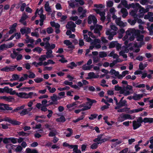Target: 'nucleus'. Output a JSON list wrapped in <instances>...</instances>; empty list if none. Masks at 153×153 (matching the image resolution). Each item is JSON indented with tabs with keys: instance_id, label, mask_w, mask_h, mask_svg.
I'll return each instance as SVG.
<instances>
[{
	"instance_id": "obj_6",
	"label": "nucleus",
	"mask_w": 153,
	"mask_h": 153,
	"mask_svg": "<svg viewBox=\"0 0 153 153\" xmlns=\"http://www.w3.org/2000/svg\"><path fill=\"white\" fill-rule=\"evenodd\" d=\"M87 102H86V105L91 107L92 105L94 103H96L97 101L93 99H91L89 98H87L86 99Z\"/></svg>"
},
{
	"instance_id": "obj_30",
	"label": "nucleus",
	"mask_w": 153,
	"mask_h": 153,
	"mask_svg": "<svg viewBox=\"0 0 153 153\" xmlns=\"http://www.w3.org/2000/svg\"><path fill=\"white\" fill-rule=\"evenodd\" d=\"M117 41H112L110 43L109 48H114L116 45Z\"/></svg>"
},
{
	"instance_id": "obj_11",
	"label": "nucleus",
	"mask_w": 153,
	"mask_h": 153,
	"mask_svg": "<svg viewBox=\"0 0 153 153\" xmlns=\"http://www.w3.org/2000/svg\"><path fill=\"white\" fill-rule=\"evenodd\" d=\"M88 76L90 77L91 79L97 78L99 77V75H95V73L93 72H91L88 73Z\"/></svg>"
},
{
	"instance_id": "obj_39",
	"label": "nucleus",
	"mask_w": 153,
	"mask_h": 153,
	"mask_svg": "<svg viewBox=\"0 0 153 153\" xmlns=\"http://www.w3.org/2000/svg\"><path fill=\"white\" fill-rule=\"evenodd\" d=\"M43 79L42 78L38 77L34 79V81L37 83H39L43 81Z\"/></svg>"
},
{
	"instance_id": "obj_61",
	"label": "nucleus",
	"mask_w": 153,
	"mask_h": 153,
	"mask_svg": "<svg viewBox=\"0 0 153 153\" xmlns=\"http://www.w3.org/2000/svg\"><path fill=\"white\" fill-rule=\"evenodd\" d=\"M64 84L66 85H69L70 86L73 84V82H69L67 80L65 81L64 82Z\"/></svg>"
},
{
	"instance_id": "obj_47",
	"label": "nucleus",
	"mask_w": 153,
	"mask_h": 153,
	"mask_svg": "<svg viewBox=\"0 0 153 153\" xmlns=\"http://www.w3.org/2000/svg\"><path fill=\"white\" fill-rule=\"evenodd\" d=\"M64 43L67 46H69L72 45V43L69 40H66L64 41Z\"/></svg>"
},
{
	"instance_id": "obj_17",
	"label": "nucleus",
	"mask_w": 153,
	"mask_h": 153,
	"mask_svg": "<svg viewBox=\"0 0 153 153\" xmlns=\"http://www.w3.org/2000/svg\"><path fill=\"white\" fill-rule=\"evenodd\" d=\"M65 118L63 115L61 116L60 118H57L56 119V121L57 122L61 123H64L65 121Z\"/></svg>"
},
{
	"instance_id": "obj_19",
	"label": "nucleus",
	"mask_w": 153,
	"mask_h": 153,
	"mask_svg": "<svg viewBox=\"0 0 153 153\" xmlns=\"http://www.w3.org/2000/svg\"><path fill=\"white\" fill-rule=\"evenodd\" d=\"M27 153H38L37 151L35 149L31 150L30 149L28 148L26 150Z\"/></svg>"
},
{
	"instance_id": "obj_3",
	"label": "nucleus",
	"mask_w": 153,
	"mask_h": 153,
	"mask_svg": "<svg viewBox=\"0 0 153 153\" xmlns=\"http://www.w3.org/2000/svg\"><path fill=\"white\" fill-rule=\"evenodd\" d=\"M77 11L80 13H82L81 15L79 16V18L80 19H82L84 17L86 16V13L87 12L86 9H84L82 7H79L77 9Z\"/></svg>"
},
{
	"instance_id": "obj_28",
	"label": "nucleus",
	"mask_w": 153,
	"mask_h": 153,
	"mask_svg": "<svg viewBox=\"0 0 153 153\" xmlns=\"http://www.w3.org/2000/svg\"><path fill=\"white\" fill-rule=\"evenodd\" d=\"M107 55L106 52L101 51L99 52V56L100 58H102L107 56Z\"/></svg>"
},
{
	"instance_id": "obj_7",
	"label": "nucleus",
	"mask_w": 153,
	"mask_h": 153,
	"mask_svg": "<svg viewBox=\"0 0 153 153\" xmlns=\"http://www.w3.org/2000/svg\"><path fill=\"white\" fill-rule=\"evenodd\" d=\"M76 26V25L71 21L68 22L66 25V27L67 29H69L72 27H75Z\"/></svg>"
},
{
	"instance_id": "obj_64",
	"label": "nucleus",
	"mask_w": 153,
	"mask_h": 153,
	"mask_svg": "<svg viewBox=\"0 0 153 153\" xmlns=\"http://www.w3.org/2000/svg\"><path fill=\"white\" fill-rule=\"evenodd\" d=\"M30 73H31L28 75V77L30 79H32L35 78L36 76V75L34 73L30 72Z\"/></svg>"
},
{
	"instance_id": "obj_21",
	"label": "nucleus",
	"mask_w": 153,
	"mask_h": 153,
	"mask_svg": "<svg viewBox=\"0 0 153 153\" xmlns=\"http://www.w3.org/2000/svg\"><path fill=\"white\" fill-rule=\"evenodd\" d=\"M16 95L21 98L25 99V92H19L17 93Z\"/></svg>"
},
{
	"instance_id": "obj_15",
	"label": "nucleus",
	"mask_w": 153,
	"mask_h": 153,
	"mask_svg": "<svg viewBox=\"0 0 153 153\" xmlns=\"http://www.w3.org/2000/svg\"><path fill=\"white\" fill-rule=\"evenodd\" d=\"M144 110L143 108H140L137 109L131 110L130 111V112L131 114L134 113H138L140 111H142Z\"/></svg>"
},
{
	"instance_id": "obj_12",
	"label": "nucleus",
	"mask_w": 153,
	"mask_h": 153,
	"mask_svg": "<svg viewBox=\"0 0 153 153\" xmlns=\"http://www.w3.org/2000/svg\"><path fill=\"white\" fill-rule=\"evenodd\" d=\"M143 97V94H135V95L133 96V99L135 100H139Z\"/></svg>"
},
{
	"instance_id": "obj_27",
	"label": "nucleus",
	"mask_w": 153,
	"mask_h": 153,
	"mask_svg": "<svg viewBox=\"0 0 153 153\" xmlns=\"http://www.w3.org/2000/svg\"><path fill=\"white\" fill-rule=\"evenodd\" d=\"M42 50V49L38 47L35 48L33 50V52L36 51L38 52L39 54H40Z\"/></svg>"
},
{
	"instance_id": "obj_34",
	"label": "nucleus",
	"mask_w": 153,
	"mask_h": 153,
	"mask_svg": "<svg viewBox=\"0 0 153 153\" xmlns=\"http://www.w3.org/2000/svg\"><path fill=\"white\" fill-rule=\"evenodd\" d=\"M63 146L65 147H68L69 148L72 149L73 148V146L72 145H70L66 142H64L63 143Z\"/></svg>"
},
{
	"instance_id": "obj_22",
	"label": "nucleus",
	"mask_w": 153,
	"mask_h": 153,
	"mask_svg": "<svg viewBox=\"0 0 153 153\" xmlns=\"http://www.w3.org/2000/svg\"><path fill=\"white\" fill-rule=\"evenodd\" d=\"M28 18V16L27 15L25 14H23L19 20V22L22 23V22L25 21Z\"/></svg>"
},
{
	"instance_id": "obj_63",
	"label": "nucleus",
	"mask_w": 153,
	"mask_h": 153,
	"mask_svg": "<svg viewBox=\"0 0 153 153\" xmlns=\"http://www.w3.org/2000/svg\"><path fill=\"white\" fill-rule=\"evenodd\" d=\"M82 69L84 70H90V68L89 67V66H86L84 65L82 66Z\"/></svg>"
},
{
	"instance_id": "obj_59",
	"label": "nucleus",
	"mask_w": 153,
	"mask_h": 153,
	"mask_svg": "<svg viewBox=\"0 0 153 153\" xmlns=\"http://www.w3.org/2000/svg\"><path fill=\"white\" fill-rule=\"evenodd\" d=\"M14 35H16L15 36L16 39H18L21 38V34L20 33H16L14 34Z\"/></svg>"
},
{
	"instance_id": "obj_54",
	"label": "nucleus",
	"mask_w": 153,
	"mask_h": 153,
	"mask_svg": "<svg viewBox=\"0 0 153 153\" xmlns=\"http://www.w3.org/2000/svg\"><path fill=\"white\" fill-rule=\"evenodd\" d=\"M127 102L126 100H124L121 103H119L118 102V105H120V107H123L125 105L126 103Z\"/></svg>"
},
{
	"instance_id": "obj_29",
	"label": "nucleus",
	"mask_w": 153,
	"mask_h": 153,
	"mask_svg": "<svg viewBox=\"0 0 153 153\" xmlns=\"http://www.w3.org/2000/svg\"><path fill=\"white\" fill-rule=\"evenodd\" d=\"M22 109L23 110L21 112H19L21 116H23L28 114V112L27 109Z\"/></svg>"
},
{
	"instance_id": "obj_18",
	"label": "nucleus",
	"mask_w": 153,
	"mask_h": 153,
	"mask_svg": "<svg viewBox=\"0 0 153 153\" xmlns=\"http://www.w3.org/2000/svg\"><path fill=\"white\" fill-rule=\"evenodd\" d=\"M153 122V118H144V123H152Z\"/></svg>"
},
{
	"instance_id": "obj_33",
	"label": "nucleus",
	"mask_w": 153,
	"mask_h": 153,
	"mask_svg": "<svg viewBox=\"0 0 153 153\" xmlns=\"http://www.w3.org/2000/svg\"><path fill=\"white\" fill-rule=\"evenodd\" d=\"M56 131L55 130L51 131L49 132L48 136L50 137H53L56 135Z\"/></svg>"
},
{
	"instance_id": "obj_48",
	"label": "nucleus",
	"mask_w": 153,
	"mask_h": 153,
	"mask_svg": "<svg viewBox=\"0 0 153 153\" xmlns=\"http://www.w3.org/2000/svg\"><path fill=\"white\" fill-rule=\"evenodd\" d=\"M107 6L111 7L113 5V3L111 1H109L107 3Z\"/></svg>"
},
{
	"instance_id": "obj_43",
	"label": "nucleus",
	"mask_w": 153,
	"mask_h": 153,
	"mask_svg": "<svg viewBox=\"0 0 153 153\" xmlns=\"http://www.w3.org/2000/svg\"><path fill=\"white\" fill-rule=\"evenodd\" d=\"M47 31L48 34L52 33L53 31V29L51 27H49L47 28Z\"/></svg>"
},
{
	"instance_id": "obj_51",
	"label": "nucleus",
	"mask_w": 153,
	"mask_h": 153,
	"mask_svg": "<svg viewBox=\"0 0 153 153\" xmlns=\"http://www.w3.org/2000/svg\"><path fill=\"white\" fill-rule=\"evenodd\" d=\"M22 146L19 145L16 148L15 150L16 152H20L22 150Z\"/></svg>"
},
{
	"instance_id": "obj_52",
	"label": "nucleus",
	"mask_w": 153,
	"mask_h": 153,
	"mask_svg": "<svg viewBox=\"0 0 153 153\" xmlns=\"http://www.w3.org/2000/svg\"><path fill=\"white\" fill-rule=\"evenodd\" d=\"M47 58L46 55H42L41 56V57L39 58V60L40 61H42L46 60Z\"/></svg>"
},
{
	"instance_id": "obj_16",
	"label": "nucleus",
	"mask_w": 153,
	"mask_h": 153,
	"mask_svg": "<svg viewBox=\"0 0 153 153\" xmlns=\"http://www.w3.org/2000/svg\"><path fill=\"white\" fill-rule=\"evenodd\" d=\"M45 10L47 12H51V9L49 6V4L48 2H46L45 4Z\"/></svg>"
},
{
	"instance_id": "obj_35",
	"label": "nucleus",
	"mask_w": 153,
	"mask_h": 153,
	"mask_svg": "<svg viewBox=\"0 0 153 153\" xmlns=\"http://www.w3.org/2000/svg\"><path fill=\"white\" fill-rule=\"evenodd\" d=\"M51 99L52 101V102H54L57 100V96L55 94H53V96L51 97Z\"/></svg>"
},
{
	"instance_id": "obj_58",
	"label": "nucleus",
	"mask_w": 153,
	"mask_h": 153,
	"mask_svg": "<svg viewBox=\"0 0 153 153\" xmlns=\"http://www.w3.org/2000/svg\"><path fill=\"white\" fill-rule=\"evenodd\" d=\"M26 6V4L25 3L22 4L20 7V10L22 12H23L25 10V7Z\"/></svg>"
},
{
	"instance_id": "obj_37",
	"label": "nucleus",
	"mask_w": 153,
	"mask_h": 153,
	"mask_svg": "<svg viewBox=\"0 0 153 153\" xmlns=\"http://www.w3.org/2000/svg\"><path fill=\"white\" fill-rule=\"evenodd\" d=\"M128 22L131 25H134L136 22V21L135 20H132L131 19H129L128 20Z\"/></svg>"
},
{
	"instance_id": "obj_45",
	"label": "nucleus",
	"mask_w": 153,
	"mask_h": 153,
	"mask_svg": "<svg viewBox=\"0 0 153 153\" xmlns=\"http://www.w3.org/2000/svg\"><path fill=\"white\" fill-rule=\"evenodd\" d=\"M17 25V23H15L10 27L9 29H13V30L16 31V27Z\"/></svg>"
},
{
	"instance_id": "obj_49",
	"label": "nucleus",
	"mask_w": 153,
	"mask_h": 153,
	"mask_svg": "<svg viewBox=\"0 0 153 153\" xmlns=\"http://www.w3.org/2000/svg\"><path fill=\"white\" fill-rule=\"evenodd\" d=\"M14 100V98L11 96L7 97L6 101L10 102H11Z\"/></svg>"
},
{
	"instance_id": "obj_36",
	"label": "nucleus",
	"mask_w": 153,
	"mask_h": 153,
	"mask_svg": "<svg viewBox=\"0 0 153 153\" xmlns=\"http://www.w3.org/2000/svg\"><path fill=\"white\" fill-rule=\"evenodd\" d=\"M144 35H140L136 37L137 38V41H143L144 38Z\"/></svg>"
},
{
	"instance_id": "obj_23",
	"label": "nucleus",
	"mask_w": 153,
	"mask_h": 153,
	"mask_svg": "<svg viewBox=\"0 0 153 153\" xmlns=\"http://www.w3.org/2000/svg\"><path fill=\"white\" fill-rule=\"evenodd\" d=\"M122 118H124V120H123L122 121H123L124 120H127L128 119H132V118H131V116L128 114H124Z\"/></svg>"
},
{
	"instance_id": "obj_60",
	"label": "nucleus",
	"mask_w": 153,
	"mask_h": 153,
	"mask_svg": "<svg viewBox=\"0 0 153 153\" xmlns=\"http://www.w3.org/2000/svg\"><path fill=\"white\" fill-rule=\"evenodd\" d=\"M136 121L139 123L141 124L143 122H144V119L143 120L142 118L141 117H139Z\"/></svg>"
},
{
	"instance_id": "obj_8",
	"label": "nucleus",
	"mask_w": 153,
	"mask_h": 153,
	"mask_svg": "<svg viewBox=\"0 0 153 153\" xmlns=\"http://www.w3.org/2000/svg\"><path fill=\"white\" fill-rule=\"evenodd\" d=\"M102 25H97L96 28L94 30V32L95 33H98L100 34V31L102 30Z\"/></svg>"
},
{
	"instance_id": "obj_20",
	"label": "nucleus",
	"mask_w": 153,
	"mask_h": 153,
	"mask_svg": "<svg viewBox=\"0 0 153 153\" xmlns=\"http://www.w3.org/2000/svg\"><path fill=\"white\" fill-rule=\"evenodd\" d=\"M16 95L21 98L25 99V92H19L17 93Z\"/></svg>"
},
{
	"instance_id": "obj_14",
	"label": "nucleus",
	"mask_w": 153,
	"mask_h": 153,
	"mask_svg": "<svg viewBox=\"0 0 153 153\" xmlns=\"http://www.w3.org/2000/svg\"><path fill=\"white\" fill-rule=\"evenodd\" d=\"M132 34L134 35V36H138L140 35V31L139 30H136L135 29H132Z\"/></svg>"
},
{
	"instance_id": "obj_50",
	"label": "nucleus",
	"mask_w": 153,
	"mask_h": 153,
	"mask_svg": "<svg viewBox=\"0 0 153 153\" xmlns=\"http://www.w3.org/2000/svg\"><path fill=\"white\" fill-rule=\"evenodd\" d=\"M45 48L47 50H49L50 47V44L49 42L48 41L45 43Z\"/></svg>"
},
{
	"instance_id": "obj_55",
	"label": "nucleus",
	"mask_w": 153,
	"mask_h": 153,
	"mask_svg": "<svg viewBox=\"0 0 153 153\" xmlns=\"http://www.w3.org/2000/svg\"><path fill=\"white\" fill-rule=\"evenodd\" d=\"M100 40L99 39H96L94 40V42L91 43V44L92 45L93 44L95 45L96 43H100Z\"/></svg>"
},
{
	"instance_id": "obj_9",
	"label": "nucleus",
	"mask_w": 153,
	"mask_h": 153,
	"mask_svg": "<svg viewBox=\"0 0 153 153\" xmlns=\"http://www.w3.org/2000/svg\"><path fill=\"white\" fill-rule=\"evenodd\" d=\"M10 123L13 125H19L21 123L19 121H17L16 120H12L11 119H8V120Z\"/></svg>"
},
{
	"instance_id": "obj_46",
	"label": "nucleus",
	"mask_w": 153,
	"mask_h": 153,
	"mask_svg": "<svg viewBox=\"0 0 153 153\" xmlns=\"http://www.w3.org/2000/svg\"><path fill=\"white\" fill-rule=\"evenodd\" d=\"M31 35L33 36H35L37 38L39 37V34L38 32H32L31 33Z\"/></svg>"
},
{
	"instance_id": "obj_25",
	"label": "nucleus",
	"mask_w": 153,
	"mask_h": 153,
	"mask_svg": "<svg viewBox=\"0 0 153 153\" xmlns=\"http://www.w3.org/2000/svg\"><path fill=\"white\" fill-rule=\"evenodd\" d=\"M100 144L99 142H97L93 143L91 146L90 148L93 149H96L98 146V145Z\"/></svg>"
},
{
	"instance_id": "obj_31",
	"label": "nucleus",
	"mask_w": 153,
	"mask_h": 153,
	"mask_svg": "<svg viewBox=\"0 0 153 153\" xmlns=\"http://www.w3.org/2000/svg\"><path fill=\"white\" fill-rule=\"evenodd\" d=\"M33 92H30L28 94L25 93V99L31 98H32Z\"/></svg>"
},
{
	"instance_id": "obj_56",
	"label": "nucleus",
	"mask_w": 153,
	"mask_h": 153,
	"mask_svg": "<svg viewBox=\"0 0 153 153\" xmlns=\"http://www.w3.org/2000/svg\"><path fill=\"white\" fill-rule=\"evenodd\" d=\"M128 40H126L124 42V44L126 46L125 47H129L131 45V43L128 44Z\"/></svg>"
},
{
	"instance_id": "obj_4",
	"label": "nucleus",
	"mask_w": 153,
	"mask_h": 153,
	"mask_svg": "<svg viewBox=\"0 0 153 153\" xmlns=\"http://www.w3.org/2000/svg\"><path fill=\"white\" fill-rule=\"evenodd\" d=\"M18 66V65H16L14 66H11L10 67H9L7 66H6L4 68H3L0 69L1 71H5L6 72H8L10 71H13L15 68Z\"/></svg>"
},
{
	"instance_id": "obj_62",
	"label": "nucleus",
	"mask_w": 153,
	"mask_h": 153,
	"mask_svg": "<svg viewBox=\"0 0 153 153\" xmlns=\"http://www.w3.org/2000/svg\"><path fill=\"white\" fill-rule=\"evenodd\" d=\"M128 148H126L120 151L118 153H127L128 152Z\"/></svg>"
},
{
	"instance_id": "obj_53",
	"label": "nucleus",
	"mask_w": 153,
	"mask_h": 153,
	"mask_svg": "<svg viewBox=\"0 0 153 153\" xmlns=\"http://www.w3.org/2000/svg\"><path fill=\"white\" fill-rule=\"evenodd\" d=\"M91 19L94 24H95L97 23V19L94 16L91 15Z\"/></svg>"
},
{
	"instance_id": "obj_10",
	"label": "nucleus",
	"mask_w": 153,
	"mask_h": 153,
	"mask_svg": "<svg viewBox=\"0 0 153 153\" xmlns=\"http://www.w3.org/2000/svg\"><path fill=\"white\" fill-rule=\"evenodd\" d=\"M141 126V124L139 123L135 120L133 121V127L134 130H135Z\"/></svg>"
},
{
	"instance_id": "obj_26",
	"label": "nucleus",
	"mask_w": 153,
	"mask_h": 153,
	"mask_svg": "<svg viewBox=\"0 0 153 153\" xmlns=\"http://www.w3.org/2000/svg\"><path fill=\"white\" fill-rule=\"evenodd\" d=\"M77 66V65L74 62H70V65H68V67L69 68H70L71 69H73L74 68V67H76Z\"/></svg>"
},
{
	"instance_id": "obj_24",
	"label": "nucleus",
	"mask_w": 153,
	"mask_h": 153,
	"mask_svg": "<svg viewBox=\"0 0 153 153\" xmlns=\"http://www.w3.org/2000/svg\"><path fill=\"white\" fill-rule=\"evenodd\" d=\"M66 130L69 131V133H68L66 135V136L67 137H70L72 134L73 131L72 128H68L66 129Z\"/></svg>"
},
{
	"instance_id": "obj_44",
	"label": "nucleus",
	"mask_w": 153,
	"mask_h": 153,
	"mask_svg": "<svg viewBox=\"0 0 153 153\" xmlns=\"http://www.w3.org/2000/svg\"><path fill=\"white\" fill-rule=\"evenodd\" d=\"M146 67V65L144 66L143 65L142 62H140L139 65V69L141 70H143Z\"/></svg>"
},
{
	"instance_id": "obj_41",
	"label": "nucleus",
	"mask_w": 153,
	"mask_h": 153,
	"mask_svg": "<svg viewBox=\"0 0 153 153\" xmlns=\"http://www.w3.org/2000/svg\"><path fill=\"white\" fill-rule=\"evenodd\" d=\"M9 139V138L7 137H5L4 138L3 140V143L5 144H8L10 143V141Z\"/></svg>"
},
{
	"instance_id": "obj_13",
	"label": "nucleus",
	"mask_w": 153,
	"mask_h": 153,
	"mask_svg": "<svg viewBox=\"0 0 153 153\" xmlns=\"http://www.w3.org/2000/svg\"><path fill=\"white\" fill-rule=\"evenodd\" d=\"M47 51L46 53V55L47 59L51 58L53 56L52 55L53 51L51 50H47Z\"/></svg>"
},
{
	"instance_id": "obj_5",
	"label": "nucleus",
	"mask_w": 153,
	"mask_h": 153,
	"mask_svg": "<svg viewBox=\"0 0 153 153\" xmlns=\"http://www.w3.org/2000/svg\"><path fill=\"white\" fill-rule=\"evenodd\" d=\"M119 93L120 94H123L125 96L130 95L131 93L128 91H127L126 90L125 87H123L120 90Z\"/></svg>"
},
{
	"instance_id": "obj_2",
	"label": "nucleus",
	"mask_w": 153,
	"mask_h": 153,
	"mask_svg": "<svg viewBox=\"0 0 153 153\" xmlns=\"http://www.w3.org/2000/svg\"><path fill=\"white\" fill-rule=\"evenodd\" d=\"M121 3L126 8L128 9L131 7H132L133 8H135L136 7H140V5L138 3H136L135 4L134 3H132L129 5L127 4V2L126 0H121Z\"/></svg>"
},
{
	"instance_id": "obj_32",
	"label": "nucleus",
	"mask_w": 153,
	"mask_h": 153,
	"mask_svg": "<svg viewBox=\"0 0 153 153\" xmlns=\"http://www.w3.org/2000/svg\"><path fill=\"white\" fill-rule=\"evenodd\" d=\"M46 87L51 93H53L56 91V89L55 88H51V87L50 86H47Z\"/></svg>"
},
{
	"instance_id": "obj_42",
	"label": "nucleus",
	"mask_w": 153,
	"mask_h": 153,
	"mask_svg": "<svg viewBox=\"0 0 153 153\" xmlns=\"http://www.w3.org/2000/svg\"><path fill=\"white\" fill-rule=\"evenodd\" d=\"M12 77L13 78L14 80H17L19 78V75L17 74H13L12 76Z\"/></svg>"
},
{
	"instance_id": "obj_57",
	"label": "nucleus",
	"mask_w": 153,
	"mask_h": 153,
	"mask_svg": "<svg viewBox=\"0 0 153 153\" xmlns=\"http://www.w3.org/2000/svg\"><path fill=\"white\" fill-rule=\"evenodd\" d=\"M132 87L131 85H127L125 89L127 90H129L132 91V92H133V89H132Z\"/></svg>"
},
{
	"instance_id": "obj_38",
	"label": "nucleus",
	"mask_w": 153,
	"mask_h": 153,
	"mask_svg": "<svg viewBox=\"0 0 153 153\" xmlns=\"http://www.w3.org/2000/svg\"><path fill=\"white\" fill-rule=\"evenodd\" d=\"M97 116L98 114H91V115L90 117H89L88 118L91 120H92L96 118L97 117Z\"/></svg>"
},
{
	"instance_id": "obj_40",
	"label": "nucleus",
	"mask_w": 153,
	"mask_h": 153,
	"mask_svg": "<svg viewBox=\"0 0 153 153\" xmlns=\"http://www.w3.org/2000/svg\"><path fill=\"white\" fill-rule=\"evenodd\" d=\"M70 88L69 86H66L64 88H58V90L60 91H63L64 90H69Z\"/></svg>"
},
{
	"instance_id": "obj_1",
	"label": "nucleus",
	"mask_w": 153,
	"mask_h": 153,
	"mask_svg": "<svg viewBox=\"0 0 153 153\" xmlns=\"http://www.w3.org/2000/svg\"><path fill=\"white\" fill-rule=\"evenodd\" d=\"M2 106H4V111H12L11 112V113L16 112L20 110H22V109H24L25 107V106L24 105H22L18 107L14 110H13V108L11 107H10L9 106V105L8 104L2 103Z\"/></svg>"
}]
</instances>
